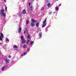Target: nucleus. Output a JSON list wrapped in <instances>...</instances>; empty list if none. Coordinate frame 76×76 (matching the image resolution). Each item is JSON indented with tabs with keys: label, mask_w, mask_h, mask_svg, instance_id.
<instances>
[{
	"label": "nucleus",
	"mask_w": 76,
	"mask_h": 76,
	"mask_svg": "<svg viewBox=\"0 0 76 76\" xmlns=\"http://www.w3.org/2000/svg\"><path fill=\"white\" fill-rule=\"evenodd\" d=\"M4 9H2L0 10V14L1 15V16H6V14L4 13Z\"/></svg>",
	"instance_id": "f257e3e1"
},
{
	"label": "nucleus",
	"mask_w": 76,
	"mask_h": 76,
	"mask_svg": "<svg viewBox=\"0 0 76 76\" xmlns=\"http://www.w3.org/2000/svg\"><path fill=\"white\" fill-rule=\"evenodd\" d=\"M21 39L22 41V44H24L26 42V40L24 39V38H23V36H22L21 37Z\"/></svg>",
	"instance_id": "f03ea898"
},
{
	"label": "nucleus",
	"mask_w": 76,
	"mask_h": 76,
	"mask_svg": "<svg viewBox=\"0 0 76 76\" xmlns=\"http://www.w3.org/2000/svg\"><path fill=\"white\" fill-rule=\"evenodd\" d=\"M47 22V20L45 19L43 22V24L42 25V28H44L45 26H46V22Z\"/></svg>",
	"instance_id": "7ed1b4c3"
},
{
	"label": "nucleus",
	"mask_w": 76,
	"mask_h": 76,
	"mask_svg": "<svg viewBox=\"0 0 76 76\" xmlns=\"http://www.w3.org/2000/svg\"><path fill=\"white\" fill-rule=\"evenodd\" d=\"M4 37V35L1 32L0 34V41H1L2 40V38H3Z\"/></svg>",
	"instance_id": "20e7f679"
},
{
	"label": "nucleus",
	"mask_w": 76,
	"mask_h": 76,
	"mask_svg": "<svg viewBox=\"0 0 76 76\" xmlns=\"http://www.w3.org/2000/svg\"><path fill=\"white\" fill-rule=\"evenodd\" d=\"M31 22H33V23H37V21L33 19H31Z\"/></svg>",
	"instance_id": "39448f33"
},
{
	"label": "nucleus",
	"mask_w": 76,
	"mask_h": 76,
	"mask_svg": "<svg viewBox=\"0 0 76 76\" xmlns=\"http://www.w3.org/2000/svg\"><path fill=\"white\" fill-rule=\"evenodd\" d=\"M21 31H22V28H21L20 27H19L18 30V32L19 34H20V33L21 32Z\"/></svg>",
	"instance_id": "423d86ee"
},
{
	"label": "nucleus",
	"mask_w": 76,
	"mask_h": 76,
	"mask_svg": "<svg viewBox=\"0 0 76 76\" xmlns=\"http://www.w3.org/2000/svg\"><path fill=\"white\" fill-rule=\"evenodd\" d=\"M27 38L29 39L30 38H31V35L30 34H28L27 37Z\"/></svg>",
	"instance_id": "0eeeda50"
},
{
	"label": "nucleus",
	"mask_w": 76,
	"mask_h": 76,
	"mask_svg": "<svg viewBox=\"0 0 76 76\" xmlns=\"http://www.w3.org/2000/svg\"><path fill=\"white\" fill-rule=\"evenodd\" d=\"M35 26V24H34V23H31V27H33V26Z\"/></svg>",
	"instance_id": "6e6552de"
},
{
	"label": "nucleus",
	"mask_w": 76,
	"mask_h": 76,
	"mask_svg": "<svg viewBox=\"0 0 76 76\" xmlns=\"http://www.w3.org/2000/svg\"><path fill=\"white\" fill-rule=\"evenodd\" d=\"M26 54V52H25L24 53H23L22 54H21L22 56H25Z\"/></svg>",
	"instance_id": "1a4fd4ad"
},
{
	"label": "nucleus",
	"mask_w": 76,
	"mask_h": 76,
	"mask_svg": "<svg viewBox=\"0 0 76 76\" xmlns=\"http://www.w3.org/2000/svg\"><path fill=\"white\" fill-rule=\"evenodd\" d=\"M5 61L6 62V63H8L9 61V59H6L5 60Z\"/></svg>",
	"instance_id": "9d476101"
},
{
	"label": "nucleus",
	"mask_w": 76,
	"mask_h": 76,
	"mask_svg": "<svg viewBox=\"0 0 76 76\" xmlns=\"http://www.w3.org/2000/svg\"><path fill=\"white\" fill-rule=\"evenodd\" d=\"M26 11L25 10H24L22 12L23 13V14H25V13H26Z\"/></svg>",
	"instance_id": "9b49d317"
},
{
	"label": "nucleus",
	"mask_w": 76,
	"mask_h": 76,
	"mask_svg": "<svg viewBox=\"0 0 76 76\" xmlns=\"http://www.w3.org/2000/svg\"><path fill=\"white\" fill-rule=\"evenodd\" d=\"M5 41H6L7 42H9V39L7 38L6 39Z\"/></svg>",
	"instance_id": "f8f14e48"
},
{
	"label": "nucleus",
	"mask_w": 76,
	"mask_h": 76,
	"mask_svg": "<svg viewBox=\"0 0 76 76\" xmlns=\"http://www.w3.org/2000/svg\"><path fill=\"white\" fill-rule=\"evenodd\" d=\"M14 48H18V47L17 46V45H15L13 47Z\"/></svg>",
	"instance_id": "ddd939ff"
},
{
	"label": "nucleus",
	"mask_w": 76,
	"mask_h": 76,
	"mask_svg": "<svg viewBox=\"0 0 76 76\" xmlns=\"http://www.w3.org/2000/svg\"><path fill=\"white\" fill-rule=\"evenodd\" d=\"M34 43V41H31L30 42V45H33V44Z\"/></svg>",
	"instance_id": "4468645a"
},
{
	"label": "nucleus",
	"mask_w": 76,
	"mask_h": 76,
	"mask_svg": "<svg viewBox=\"0 0 76 76\" xmlns=\"http://www.w3.org/2000/svg\"><path fill=\"white\" fill-rule=\"evenodd\" d=\"M36 26H37V27H38V26H39V23H37L36 24Z\"/></svg>",
	"instance_id": "2eb2a0df"
},
{
	"label": "nucleus",
	"mask_w": 76,
	"mask_h": 76,
	"mask_svg": "<svg viewBox=\"0 0 76 76\" xmlns=\"http://www.w3.org/2000/svg\"><path fill=\"white\" fill-rule=\"evenodd\" d=\"M50 5L51 4H50V3H48L47 5V6H48V7H50Z\"/></svg>",
	"instance_id": "dca6fc26"
},
{
	"label": "nucleus",
	"mask_w": 76,
	"mask_h": 76,
	"mask_svg": "<svg viewBox=\"0 0 76 76\" xmlns=\"http://www.w3.org/2000/svg\"><path fill=\"white\" fill-rule=\"evenodd\" d=\"M33 9V8L31 6L30 7V10H32Z\"/></svg>",
	"instance_id": "f3484780"
},
{
	"label": "nucleus",
	"mask_w": 76,
	"mask_h": 76,
	"mask_svg": "<svg viewBox=\"0 0 76 76\" xmlns=\"http://www.w3.org/2000/svg\"><path fill=\"white\" fill-rule=\"evenodd\" d=\"M30 42V41L29 40H28L26 42V44H28V43H29Z\"/></svg>",
	"instance_id": "a211bd4d"
},
{
	"label": "nucleus",
	"mask_w": 76,
	"mask_h": 76,
	"mask_svg": "<svg viewBox=\"0 0 76 76\" xmlns=\"http://www.w3.org/2000/svg\"><path fill=\"white\" fill-rule=\"evenodd\" d=\"M26 45H25L23 46V48H26Z\"/></svg>",
	"instance_id": "6ab92c4d"
},
{
	"label": "nucleus",
	"mask_w": 76,
	"mask_h": 76,
	"mask_svg": "<svg viewBox=\"0 0 76 76\" xmlns=\"http://www.w3.org/2000/svg\"><path fill=\"white\" fill-rule=\"evenodd\" d=\"M56 9L57 11L58 10V7H56Z\"/></svg>",
	"instance_id": "aec40b11"
},
{
	"label": "nucleus",
	"mask_w": 76,
	"mask_h": 76,
	"mask_svg": "<svg viewBox=\"0 0 76 76\" xmlns=\"http://www.w3.org/2000/svg\"><path fill=\"white\" fill-rule=\"evenodd\" d=\"M28 23H29V21L27 20L26 21V23L27 24H28Z\"/></svg>",
	"instance_id": "412c9836"
},
{
	"label": "nucleus",
	"mask_w": 76,
	"mask_h": 76,
	"mask_svg": "<svg viewBox=\"0 0 76 76\" xmlns=\"http://www.w3.org/2000/svg\"><path fill=\"white\" fill-rule=\"evenodd\" d=\"M39 36L40 37H41L42 36V33H39Z\"/></svg>",
	"instance_id": "4be33fe9"
},
{
	"label": "nucleus",
	"mask_w": 76,
	"mask_h": 76,
	"mask_svg": "<svg viewBox=\"0 0 76 76\" xmlns=\"http://www.w3.org/2000/svg\"><path fill=\"white\" fill-rule=\"evenodd\" d=\"M8 57H9V58H11V57H12V56H10V55H9Z\"/></svg>",
	"instance_id": "5701e85b"
},
{
	"label": "nucleus",
	"mask_w": 76,
	"mask_h": 76,
	"mask_svg": "<svg viewBox=\"0 0 76 76\" xmlns=\"http://www.w3.org/2000/svg\"><path fill=\"white\" fill-rule=\"evenodd\" d=\"M4 69V67H3L2 68V70H3Z\"/></svg>",
	"instance_id": "b1692460"
},
{
	"label": "nucleus",
	"mask_w": 76,
	"mask_h": 76,
	"mask_svg": "<svg viewBox=\"0 0 76 76\" xmlns=\"http://www.w3.org/2000/svg\"><path fill=\"white\" fill-rule=\"evenodd\" d=\"M7 7H5V10H6V11L7 10Z\"/></svg>",
	"instance_id": "393cba45"
},
{
	"label": "nucleus",
	"mask_w": 76,
	"mask_h": 76,
	"mask_svg": "<svg viewBox=\"0 0 76 76\" xmlns=\"http://www.w3.org/2000/svg\"><path fill=\"white\" fill-rule=\"evenodd\" d=\"M28 5H29V6H30V5H31V3H30V2L29 3Z\"/></svg>",
	"instance_id": "a878e982"
},
{
	"label": "nucleus",
	"mask_w": 76,
	"mask_h": 76,
	"mask_svg": "<svg viewBox=\"0 0 76 76\" xmlns=\"http://www.w3.org/2000/svg\"><path fill=\"white\" fill-rule=\"evenodd\" d=\"M49 15H51V12H49Z\"/></svg>",
	"instance_id": "bb28decb"
},
{
	"label": "nucleus",
	"mask_w": 76,
	"mask_h": 76,
	"mask_svg": "<svg viewBox=\"0 0 76 76\" xmlns=\"http://www.w3.org/2000/svg\"><path fill=\"white\" fill-rule=\"evenodd\" d=\"M30 50V49L28 48L27 49V50L28 51H29Z\"/></svg>",
	"instance_id": "cd10ccee"
},
{
	"label": "nucleus",
	"mask_w": 76,
	"mask_h": 76,
	"mask_svg": "<svg viewBox=\"0 0 76 76\" xmlns=\"http://www.w3.org/2000/svg\"><path fill=\"white\" fill-rule=\"evenodd\" d=\"M18 15L19 16H20V12H19Z\"/></svg>",
	"instance_id": "c85d7f7f"
},
{
	"label": "nucleus",
	"mask_w": 76,
	"mask_h": 76,
	"mask_svg": "<svg viewBox=\"0 0 76 76\" xmlns=\"http://www.w3.org/2000/svg\"><path fill=\"white\" fill-rule=\"evenodd\" d=\"M59 6H61V4H59L58 5Z\"/></svg>",
	"instance_id": "c756f323"
},
{
	"label": "nucleus",
	"mask_w": 76,
	"mask_h": 76,
	"mask_svg": "<svg viewBox=\"0 0 76 76\" xmlns=\"http://www.w3.org/2000/svg\"><path fill=\"white\" fill-rule=\"evenodd\" d=\"M25 33H26L25 31H24V34H25Z\"/></svg>",
	"instance_id": "7c9ffc66"
},
{
	"label": "nucleus",
	"mask_w": 76,
	"mask_h": 76,
	"mask_svg": "<svg viewBox=\"0 0 76 76\" xmlns=\"http://www.w3.org/2000/svg\"><path fill=\"white\" fill-rule=\"evenodd\" d=\"M4 2H6V0H4Z\"/></svg>",
	"instance_id": "2f4dec72"
},
{
	"label": "nucleus",
	"mask_w": 76,
	"mask_h": 76,
	"mask_svg": "<svg viewBox=\"0 0 76 76\" xmlns=\"http://www.w3.org/2000/svg\"><path fill=\"white\" fill-rule=\"evenodd\" d=\"M43 9H44V8H43V7H42V8L41 10H43Z\"/></svg>",
	"instance_id": "473e14b6"
},
{
	"label": "nucleus",
	"mask_w": 76,
	"mask_h": 76,
	"mask_svg": "<svg viewBox=\"0 0 76 76\" xmlns=\"http://www.w3.org/2000/svg\"><path fill=\"white\" fill-rule=\"evenodd\" d=\"M27 34H28V32L27 31Z\"/></svg>",
	"instance_id": "72a5a7b5"
},
{
	"label": "nucleus",
	"mask_w": 76,
	"mask_h": 76,
	"mask_svg": "<svg viewBox=\"0 0 76 76\" xmlns=\"http://www.w3.org/2000/svg\"><path fill=\"white\" fill-rule=\"evenodd\" d=\"M57 0V1H58V0Z\"/></svg>",
	"instance_id": "f704fd0d"
},
{
	"label": "nucleus",
	"mask_w": 76,
	"mask_h": 76,
	"mask_svg": "<svg viewBox=\"0 0 76 76\" xmlns=\"http://www.w3.org/2000/svg\"><path fill=\"white\" fill-rule=\"evenodd\" d=\"M33 0V1H34V0Z\"/></svg>",
	"instance_id": "c9c22d12"
},
{
	"label": "nucleus",
	"mask_w": 76,
	"mask_h": 76,
	"mask_svg": "<svg viewBox=\"0 0 76 76\" xmlns=\"http://www.w3.org/2000/svg\"><path fill=\"white\" fill-rule=\"evenodd\" d=\"M54 13H55V12H54Z\"/></svg>",
	"instance_id": "e433bc0d"
},
{
	"label": "nucleus",
	"mask_w": 76,
	"mask_h": 76,
	"mask_svg": "<svg viewBox=\"0 0 76 76\" xmlns=\"http://www.w3.org/2000/svg\"><path fill=\"white\" fill-rule=\"evenodd\" d=\"M37 33H38V32H37Z\"/></svg>",
	"instance_id": "4c0bfd02"
}]
</instances>
